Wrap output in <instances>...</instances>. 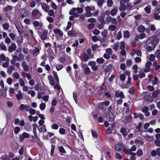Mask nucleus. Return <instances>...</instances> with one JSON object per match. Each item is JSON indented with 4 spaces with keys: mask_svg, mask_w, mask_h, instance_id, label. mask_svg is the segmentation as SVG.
<instances>
[{
    "mask_svg": "<svg viewBox=\"0 0 160 160\" xmlns=\"http://www.w3.org/2000/svg\"><path fill=\"white\" fill-rule=\"evenodd\" d=\"M54 32L55 34L59 35L60 37H62L63 35L62 32L58 29L55 28L54 29Z\"/></svg>",
    "mask_w": 160,
    "mask_h": 160,
    "instance_id": "nucleus-16",
    "label": "nucleus"
},
{
    "mask_svg": "<svg viewBox=\"0 0 160 160\" xmlns=\"http://www.w3.org/2000/svg\"><path fill=\"white\" fill-rule=\"evenodd\" d=\"M23 40V38L22 36L18 37L17 38V42L18 44V45H20L21 43L22 42Z\"/></svg>",
    "mask_w": 160,
    "mask_h": 160,
    "instance_id": "nucleus-33",
    "label": "nucleus"
},
{
    "mask_svg": "<svg viewBox=\"0 0 160 160\" xmlns=\"http://www.w3.org/2000/svg\"><path fill=\"white\" fill-rule=\"evenodd\" d=\"M113 130L112 128L109 127L106 130V133L107 134L111 133Z\"/></svg>",
    "mask_w": 160,
    "mask_h": 160,
    "instance_id": "nucleus-46",
    "label": "nucleus"
},
{
    "mask_svg": "<svg viewBox=\"0 0 160 160\" xmlns=\"http://www.w3.org/2000/svg\"><path fill=\"white\" fill-rule=\"evenodd\" d=\"M135 143L136 145H138V146H141L143 144V142L142 141L137 140L135 141Z\"/></svg>",
    "mask_w": 160,
    "mask_h": 160,
    "instance_id": "nucleus-43",
    "label": "nucleus"
},
{
    "mask_svg": "<svg viewBox=\"0 0 160 160\" xmlns=\"http://www.w3.org/2000/svg\"><path fill=\"white\" fill-rule=\"evenodd\" d=\"M122 2V1H120V6L119 8V10L121 12L125 11L126 9V5Z\"/></svg>",
    "mask_w": 160,
    "mask_h": 160,
    "instance_id": "nucleus-15",
    "label": "nucleus"
},
{
    "mask_svg": "<svg viewBox=\"0 0 160 160\" xmlns=\"http://www.w3.org/2000/svg\"><path fill=\"white\" fill-rule=\"evenodd\" d=\"M15 67L13 65H11L8 68L7 72L9 74H11L12 72V71L15 69Z\"/></svg>",
    "mask_w": 160,
    "mask_h": 160,
    "instance_id": "nucleus-23",
    "label": "nucleus"
},
{
    "mask_svg": "<svg viewBox=\"0 0 160 160\" xmlns=\"http://www.w3.org/2000/svg\"><path fill=\"white\" fill-rule=\"evenodd\" d=\"M38 128L40 132H46L47 131L45 125L44 124H43L42 125H39L38 126Z\"/></svg>",
    "mask_w": 160,
    "mask_h": 160,
    "instance_id": "nucleus-12",
    "label": "nucleus"
},
{
    "mask_svg": "<svg viewBox=\"0 0 160 160\" xmlns=\"http://www.w3.org/2000/svg\"><path fill=\"white\" fill-rule=\"evenodd\" d=\"M152 64V63L150 61H148L147 62L145 65L146 67L144 70L145 72H148L150 71V67Z\"/></svg>",
    "mask_w": 160,
    "mask_h": 160,
    "instance_id": "nucleus-10",
    "label": "nucleus"
},
{
    "mask_svg": "<svg viewBox=\"0 0 160 160\" xmlns=\"http://www.w3.org/2000/svg\"><path fill=\"white\" fill-rule=\"evenodd\" d=\"M136 154L138 156L140 157L143 155V152L141 149H138L137 151Z\"/></svg>",
    "mask_w": 160,
    "mask_h": 160,
    "instance_id": "nucleus-39",
    "label": "nucleus"
},
{
    "mask_svg": "<svg viewBox=\"0 0 160 160\" xmlns=\"http://www.w3.org/2000/svg\"><path fill=\"white\" fill-rule=\"evenodd\" d=\"M22 75L23 78H27L28 80L30 79L31 78V76L29 74L24 72H22Z\"/></svg>",
    "mask_w": 160,
    "mask_h": 160,
    "instance_id": "nucleus-21",
    "label": "nucleus"
},
{
    "mask_svg": "<svg viewBox=\"0 0 160 160\" xmlns=\"http://www.w3.org/2000/svg\"><path fill=\"white\" fill-rule=\"evenodd\" d=\"M108 118L110 122H112L114 120V115L112 112L109 113Z\"/></svg>",
    "mask_w": 160,
    "mask_h": 160,
    "instance_id": "nucleus-20",
    "label": "nucleus"
},
{
    "mask_svg": "<svg viewBox=\"0 0 160 160\" xmlns=\"http://www.w3.org/2000/svg\"><path fill=\"white\" fill-rule=\"evenodd\" d=\"M79 13L77 11L76 8H73L70 11L69 14L70 15H73L75 17H78L79 16Z\"/></svg>",
    "mask_w": 160,
    "mask_h": 160,
    "instance_id": "nucleus-6",
    "label": "nucleus"
},
{
    "mask_svg": "<svg viewBox=\"0 0 160 160\" xmlns=\"http://www.w3.org/2000/svg\"><path fill=\"white\" fill-rule=\"evenodd\" d=\"M106 52L109 55H111L112 54V51L110 48H108L106 49Z\"/></svg>",
    "mask_w": 160,
    "mask_h": 160,
    "instance_id": "nucleus-62",
    "label": "nucleus"
},
{
    "mask_svg": "<svg viewBox=\"0 0 160 160\" xmlns=\"http://www.w3.org/2000/svg\"><path fill=\"white\" fill-rule=\"evenodd\" d=\"M107 20L108 21H111L112 23L116 25L118 24V22L117 19L114 18H112L110 16L108 17L107 18Z\"/></svg>",
    "mask_w": 160,
    "mask_h": 160,
    "instance_id": "nucleus-13",
    "label": "nucleus"
},
{
    "mask_svg": "<svg viewBox=\"0 0 160 160\" xmlns=\"http://www.w3.org/2000/svg\"><path fill=\"white\" fill-rule=\"evenodd\" d=\"M120 49H123L125 48V43L122 41L120 43Z\"/></svg>",
    "mask_w": 160,
    "mask_h": 160,
    "instance_id": "nucleus-47",
    "label": "nucleus"
},
{
    "mask_svg": "<svg viewBox=\"0 0 160 160\" xmlns=\"http://www.w3.org/2000/svg\"><path fill=\"white\" fill-rule=\"evenodd\" d=\"M109 101L106 100L103 102H99L98 103V106L100 109H106V107L109 105Z\"/></svg>",
    "mask_w": 160,
    "mask_h": 160,
    "instance_id": "nucleus-3",
    "label": "nucleus"
},
{
    "mask_svg": "<svg viewBox=\"0 0 160 160\" xmlns=\"http://www.w3.org/2000/svg\"><path fill=\"white\" fill-rule=\"evenodd\" d=\"M113 4V1L112 0H108L107 2V6L108 7H111Z\"/></svg>",
    "mask_w": 160,
    "mask_h": 160,
    "instance_id": "nucleus-48",
    "label": "nucleus"
},
{
    "mask_svg": "<svg viewBox=\"0 0 160 160\" xmlns=\"http://www.w3.org/2000/svg\"><path fill=\"white\" fill-rule=\"evenodd\" d=\"M125 145L122 143H118L116 144L115 146V150L119 152L121 150H123L125 149Z\"/></svg>",
    "mask_w": 160,
    "mask_h": 160,
    "instance_id": "nucleus-5",
    "label": "nucleus"
},
{
    "mask_svg": "<svg viewBox=\"0 0 160 160\" xmlns=\"http://www.w3.org/2000/svg\"><path fill=\"white\" fill-rule=\"evenodd\" d=\"M104 2V0H98V5L99 7H102Z\"/></svg>",
    "mask_w": 160,
    "mask_h": 160,
    "instance_id": "nucleus-58",
    "label": "nucleus"
},
{
    "mask_svg": "<svg viewBox=\"0 0 160 160\" xmlns=\"http://www.w3.org/2000/svg\"><path fill=\"white\" fill-rule=\"evenodd\" d=\"M68 34L69 36L73 37L75 35L76 33L73 31L71 30L68 32Z\"/></svg>",
    "mask_w": 160,
    "mask_h": 160,
    "instance_id": "nucleus-34",
    "label": "nucleus"
},
{
    "mask_svg": "<svg viewBox=\"0 0 160 160\" xmlns=\"http://www.w3.org/2000/svg\"><path fill=\"white\" fill-rule=\"evenodd\" d=\"M48 33V31L46 30H44L43 32L42 35L41 36V38L42 39L44 40L46 39Z\"/></svg>",
    "mask_w": 160,
    "mask_h": 160,
    "instance_id": "nucleus-22",
    "label": "nucleus"
},
{
    "mask_svg": "<svg viewBox=\"0 0 160 160\" xmlns=\"http://www.w3.org/2000/svg\"><path fill=\"white\" fill-rule=\"evenodd\" d=\"M2 27L4 29L7 30L9 28V24L8 23H5L3 24Z\"/></svg>",
    "mask_w": 160,
    "mask_h": 160,
    "instance_id": "nucleus-51",
    "label": "nucleus"
},
{
    "mask_svg": "<svg viewBox=\"0 0 160 160\" xmlns=\"http://www.w3.org/2000/svg\"><path fill=\"white\" fill-rule=\"evenodd\" d=\"M115 96L117 98H124L123 93L122 92L117 91L115 92Z\"/></svg>",
    "mask_w": 160,
    "mask_h": 160,
    "instance_id": "nucleus-11",
    "label": "nucleus"
},
{
    "mask_svg": "<svg viewBox=\"0 0 160 160\" xmlns=\"http://www.w3.org/2000/svg\"><path fill=\"white\" fill-rule=\"evenodd\" d=\"M118 11L117 8H114L110 12V14L112 16H114L115 15Z\"/></svg>",
    "mask_w": 160,
    "mask_h": 160,
    "instance_id": "nucleus-40",
    "label": "nucleus"
},
{
    "mask_svg": "<svg viewBox=\"0 0 160 160\" xmlns=\"http://www.w3.org/2000/svg\"><path fill=\"white\" fill-rule=\"evenodd\" d=\"M27 15V12L25 10H23L22 11V13L20 15V16L22 18H24Z\"/></svg>",
    "mask_w": 160,
    "mask_h": 160,
    "instance_id": "nucleus-45",
    "label": "nucleus"
},
{
    "mask_svg": "<svg viewBox=\"0 0 160 160\" xmlns=\"http://www.w3.org/2000/svg\"><path fill=\"white\" fill-rule=\"evenodd\" d=\"M65 129L64 128H61L59 129V132L62 135L64 134H65Z\"/></svg>",
    "mask_w": 160,
    "mask_h": 160,
    "instance_id": "nucleus-53",
    "label": "nucleus"
},
{
    "mask_svg": "<svg viewBox=\"0 0 160 160\" xmlns=\"http://www.w3.org/2000/svg\"><path fill=\"white\" fill-rule=\"evenodd\" d=\"M148 108L147 106H145L142 108V111L144 113L148 112Z\"/></svg>",
    "mask_w": 160,
    "mask_h": 160,
    "instance_id": "nucleus-59",
    "label": "nucleus"
},
{
    "mask_svg": "<svg viewBox=\"0 0 160 160\" xmlns=\"http://www.w3.org/2000/svg\"><path fill=\"white\" fill-rule=\"evenodd\" d=\"M56 69L57 71H59L62 69L63 67V65L60 64H57L55 66Z\"/></svg>",
    "mask_w": 160,
    "mask_h": 160,
    "instance_id": "nucleus-32",
    "label": "nucleus"
},
{
    "mask_svg": "<svg viewBox=\"0 0 160 160\" xmlns=\"http://www.w3.org/2000/svg\"><path fill=\"white\" fill-rule=\"evenodd\" d=\"M32 16L35 19H38L41 15V13L37 9L33 10L32 12Z\"/></svg>",
    "mask_w": 160,
    "mask_h": 160,
    "instance_id": "nucleus-4",
    "label": "nucleus"
},
{
    "mask_svg": "<svg viewBox=\"0 0 160 160\" xmlns=\"http://www.w3.org/2000/svg\"><path fill=\"white\" fill-rule=\"evenodd\" d=\"M59 126L58 124L56 123H54L51 126L52 128L53 129L57 130Z\"/></svg>",
    "mask_w": 160,
    "mask_h": 160,
    "instance_id": "nucleus-52",
    "label": "nucleus"
},
{
    "mask_svg": "<svg viewBox=\"0 0 160 160\" xmlns=\"http://www.w3.org/2000/svg\"><path fill=\"white\" fill-rule=\"evenodd\" d=\"M120 132L124 136H126L127 135L126 130L125 128H122L120 130Z\"/></svg>",
    "mask_w": 160,
    "mask_h": 160,
    "instance_id": "nucleus-38",
    "label": "nucleus"
},
{
    "mask_svg": "<svg viewBox=\"0 0 160 160\" xmlns=\"http://www.w3.org/2000/svg\"><path fill=\"white\" fill-rule=\"evenodd\" d=\"M85 70L84 73L88 75L90 73V69L87 66V65H85L84 67Z\"/></svg>",
    "mask_w": 160,
    "mask_h": 160,
    "instance_id": "nucleus-28",
    "label": "nucleus"
},
{
    "mask_svg": "<svg viewBox=\"0 0 160 160\" xmlns=\"http://www.w3.org/2000/svg\"><path fill=\"white\" fill-rule=\"evenodd\" d=\"M89 58V55L86 53H84L83 54L82 58V60L83 61L86 62L88 60Z\"/></svg>",
    "mask_w": 160,
    "mask_h": 160,
    "instance_id": "nucleus-25",
    "label": "nucleus"
},
{
    "mask_svg": "<svg viewBox=\"0 0 160 160\" xmlns=\"http://www.w3.org/2000/svg\"><path fill=\"white\" fill-rule=\"evenodd\" d=\"M12 58V59L11 60L10 62L12 64H14L16 61H18V57L17 55H13Z\"/></svg>",
    "mask_w": 160,
    "mask_h": 160,
    "instance_id": "nucleus-26",
    "label": "nucleus"
},
{
    "mask_svg": "<svg viewBox=\"0 0 160 160\" xmlns=\"http://www.w3.org/2000/svg\"><path fill=\"white\" fill-rule=\"evenodd\" d=\"M159 42V39L155 36L149 37L145 43L147 52H149L153 50Z\"/></svg>",
    "mask_w": 160,
    "mask_h": 160,
    "instance_id": "nucleus-1",
    "label": "nucleus"
},
{
    "mask_svg": "<svg viewBox=\"0 0 160 160\" xmlns=\"http://www.w3.org/2000/svg\"><path fill=\"white\" fill-rule=\"evenodd\" d=\"M30 137L29 134L26 132H23L22 134H21L19 136V139L20 141H22L24 139V138H28Z\"/></svg>",
    "mask_w": 160,
    "mask_h": 160,
    "instance_id": "nucleus-8",
    "label": "nucleus"
},
{
    "mask_svg": "<svg viewBox=\"0 0 160 160\" xmlns=\"http://www.w3.org/2000/svg\"><path fill=\"white\" fill-rule=\"evenodd\" d=\"M16 97L18 100H20L22 99L23 98L22 93L20 90H19L18 93L16 94Z\"/></svg>",
    "mask_w": 160,
    "mask_h": 160,
    "instance_id": "nucleus-19",
    "label": "nucleus"
},
{
    "mask_svg": "<svg viewBox=\"0 0 160 160\" xmlns=\"http://www.w3.org/2000/svg\"><path fill=\"white\" fill-rule=\"evenodd\" d=\"M125 81H121V83L122 84L121 86L122 88H127L130 86L131 83V81H127L126 82H124Z\"/></svg>",
    "mask_w": 160,
    "mask_h": 160,
    "instance_id": "nucleus-9",
    "label": "nucleus"
},
{
    "mask_svg": "<svg viewBox=\"0 0 160 160\" xmlns=\"http://www.w3.org/2000/svg\"><path fill=\"white\" fill-rule=\"evenodd\" d=\"M95 10V8L94 6L86 7L85 8L86 17H89L92 16V13L91 12V11Z\"/></svg>",
    "mask_w": 160,
    "mask_h": 160,
    "instance_id": "nucleus-2",
    "label": "nucleus"
},
{
    "mask_svg": "<svg viewBox=\"0 0 160 160\" xmlns=\"http://www.w3.org/2000/svg\"><path fill=\"white\" fill-rule=\"evenodd\" d=\"M87 53L89 55V58H93V55L91 54V50L90 48L88 49L87 50Z\"/></svg>",
    "mask_w": 160,
    "mask_h": 160,
    "instance_id": "nucleus-44",
    "label": "nucleus"
},
{
    "mask_svg": "<svg viewBox=\"0 0 160 160\" xmlns=\"http://www.w3.org/2000/svg\"><path fill=\"white\" fill-rule=\"evenodd\" d=\"M144 99L149 102H152L153 100V97L150 95H146L144 96Z\"/></svg>",
    "mask_w": 160,
    "mask_h": 160,
    "instance_id": "nucleus-24",
    "label": "nucleus"
},
{
    "mask_svg": "<svg viewBox=\"0 0 160 160\" xmlns=\"http://www.w3.org/2000/svg\"><path fill=\"white\" fill-rule=\"evenodd\" d=\"M117 27L114 25H111L108 27V29L111 30L112 31H114L116 28Z\"/></svg>",
    "mask_w": 160,
    "mask_h": 160,
    "instance_id": "nucleus-41",
    "label": "nucleus"
},
{
    "mask_svg": "<svg viewBox=\"0 0 160 160\" xmlns=\"http://www.w3.org/2000/svg\"><path fill=\"white\" fill-rule=\"evenodd\" d=\"M112 65L111 64H110L106 66L104 69V71L107 72H109L110 71V69L112 68Z\"/></svg>",
    "mask_w": 160,
    "mask_h": 160,
    "instance_id": "nucleus-35",
    "label": "nucleus"
},
{
    "mask_svg": "<svg viewBox=\"0 0 160 160\" xmlns=\"http://www.w3.org/2000/svg\"><path fill=\"white\" fill-rule=\"evenodd\" d=\"M160 93V90H157L154 91L152 93V97L154 98H156L158 95Z\"/></svg>",
    "mask_w": 160,
    "mask_h": 160,
    "instance_id": "nucleus-29",
    "label": "nucleus"
},
{
    "mask_svg": "<svg viewBox=\"0 0 160 160\" xmlns=\"http://www.w3.org/2000/svg\"><path fill=\"white\" fill-rule=\"evenodd\" d=\"M153 66L156 70H158L160 68V65H157V63L156 61H154L153 62Z\"/></svg>",
    "mask_w": 160,
    "mask_h": 160,
    "instance_id": "nucleus-30",
    "label": "nucleus"
},
{
    "mask_svg": "<svg viewBox=\"0 0 160 160\" xmlns=\"http://www.w3.org/2000/svg\"><path fill=\"white\" fill-rule=\"evenodd\" d=\"M57 103V101L56 100V98L55 97L54 98L52 101V106H56Z\"/></svg>",
    "mask_w": 160,
    "mask_h": 160,
    "instance_id": "nucleus-37",
    "label": "nucleus"
},
{
    "mask_svg": "<svg viewBox=\"0 0 160 160\" xmlns=\"http://www.w3.org/2000/svg\"><path fill=\"white\" fill-rule=\"evenodd\" d=\"M33 25L37 29L40 30L42 29V23L41 22H38L37 21H35L33 22Z\"/></svg>",
    "mask_w": 160,
    "mask_h": 160,
    "instance_id": "nucleus-7",
    "label": "nucleus"
},
{
    "mask_svg": "<svg viewBox=\"0 0 160 160\" xmlns=\"http://www.w3.org/2000/svg\"><path fill=\"white\" fill-rule=\"evenodd\" d=\"M28 93V94H30L32 97H34L35 94V92L33 90L29 91Z\"/></svg>",
    "mask_w": 160,
    "mask_h": 160,
    "instance_id": "nucleus-60",
    "label": "nucleus"
},
{
    "mask_svg": "<svg viewBox=\"0 0 160 160\" xmlns=\"http://www.w3.org/2000/svg\"><path fill=\"white\" fill-rule=\"evenodd\" d=\"M22 66L25 71H27L29 70V67L25 61H23L22 62Z\"/></svg>",
    "mask_w": 160,
    "mask_h": 160,
    "instance_id": "nucleus-17",
    "label": "nucleus"
},
{
    "mask_svg": "<svg viewBox=\"0 0 160 160\" xmlns=\"http://www.w3.org/2000/svg\"><path fill=\"white\" fill-rule=\"evenodd\" d=\"M20 128L18 127H16L14 129V132L15 134H18L20 131Z\"/></svg>",
    "mask_w": 160,
    "mask_h": 160,
    "instance_id": "nucleus-56",
    "label": "nucleus"
},
{
    "mask_svg": "<svg viewBox=\"0 0 160 160\" xmlns=\"http://www.w3.org/2000/svg\"><path fill=\"white\" fill-rule=\"evenodd\" d=\"M154 12L156 14L160 13V7H158L156 8L154 10Z\"/></svg>",
    "mask_w": 160,
    "mask_h": 160,
    "instance_id": "nucleus-64",
    "label": "nucleus"
},
{
    "mask_svg": "<svg viewBox=\"0 0 160 160\" xmlns=\"http://www.w3.org/2000/svg\"><path fill=\"white\" fill-rule=\"evenodd\" d=\"M106 86L104 85V83L101 86L100 90H99V92L100 93H104L106 90Z\"/></svg>",
    "mask_w": 160,
    "mask_h": 160,
    "instance_id": "nucleus-27",
    "label": "nucleus"
},
{
    "mask_svg": "<svg viewBox=\"0 0 160 160\" xmlns=\"http://www.w3.org/2000/svg\"><path fill=\"white\" fill-rule=\"evenodd\" d=\"M104 60L102 58H97L96 61L99 63L102 64L104 62Z\"/></svg>",
    "mask_w": 160,
    "mask_h": 160,
    "instance_id": "nucleus-49",
    "label": "nucleus"
},
{
    "mask_svg": "<svg viewBox=\"0 0 160 160\" xmlns=\"http://www.w3.org/2000/svg\"><path fill=\"white\" fill-rule=\"evenodd\" d=\"M16 48V44L13 43H11V45L9 47L8 50L11 52H12Z\"/></svg>",
    "mask_w": 160,
    "mask_h": 160,
    "instance_id": "nucleus-14",
    "label": "nucleus"
},
{
    "mask_svg": "<svg viewBox=\"0 0 160 160\" xmlns=\"http://www.w3.org/2000/svg\"><path fill=\"white\" fill-rule=\"evenodd\" d=\"M42 9L46 12H47L49 10V7L48 5L44 3L41 4Z\"/></svg>",
    "mask_w": 160,
    "mask_h": 160,
    "instance_id": "nucleus-18",
    "label": "nucleus"
},
{
    "mask_svg": "<svg viewBox=\"0 0 160 160\" xmlns=\"http://www.w3.org/2000/svg\"><path fill=\"white\" fill-rule=\"evenodd\" d=\"M24 58V56L23 55L20 53L19 55V57H18V61H21L22 60H23Z\"/></svg>",
    "mask_w": 160,
    "mask_h": 160,
    "instance_id": "nucleus-61",
    "label": "nucleus"
},
{
    "mask_svg": "<svg viewBox=\"0 0 160 160\" xmlns=\"http://www.w3.org/2000/svg\"><path fill=\"white\" fill-rule=\"evenodd\" d=\"M58 149L59 151L62 153H66V152L65 150L62 146L58 147Z\"/></svg>",
    "mask_w": 160,
    "mask_h": 160,
    "instance_id": "nucleus-36",
    "label": "nucleus"
},
{
    "mask_svg": "<svg viewBox=\"0 0 160 160\" xmlns=\"http://www.w3.org/2000/svg\"><path fill=\"white\" fill-rule=\"evenodd\" d=\"M155 54L157 58H160V50L159 49L157 50Z\"/></svg>",
    "mask_w": 160,
    "mask_h": 160,
    "instance_id": "nucleus-54",
    "label": "nucleus"
},
{
    "mask_svg": "<svg viewBox=\"0 0 160 160\" xmlns=\"http://www.w3.org/2000/svg\"><path fill=\"white\" fill-rule=\"evenodd\" d=\"M48 55L50 58L51 59H53L54 58V56L55 55L53 54V52H49L48 53Z\"/></svg>",
    "mask_w": 160,
    "mask_h": 160,
    "instance_id": "nucleus-55",
    "label": "nucleus"
},
{
    "mask_svg": "<svg viewBox=\"0 0 160 160\" xmlns=\"http://www.w3.org/2000/svg\"><path fill=\"white\" fill-rule=\"evenodd\" d=\"M145 30V27L142 25H139L138 27V30L139 32H142Z\"/></svg>",
    "mask_w": 160,
    "mask_h": 160,
    "instance_id": "nucleus-31",
    "label": "nucleus"
},
{
    "mask_svg": "<svg viewBox=\"0 0 160 160\" xmlns=\"http://www.w3.org/2000/svg\"><path fill=\"white\" fill-rule=\"evenodd\" d=\"M51 148H52L51 151V154L52 156H53L54 152L55 146L52 144L51 145Z\"/></svg>",
    "mask_w": 160,
    "mask_h": 160,
    "instance_id": "nucleus-50",
    "label": "nucleus"
},
{
    "mask_svg": "<svg viewBox=\"0 0 160 160\" xmlns=\"http://www.w3.org/2000/svg\"><path fill=\"white\" fill-rule=\"evenodd\" d=\"M46 106V105L45 104L43 103H41L39 105V108L40 109L41 111L44 110Z\"/></svg>",
    "mask_w": 160,
    "mask_h": 160,
    "instance_id": "nucleus-42",
    "label": "nucleus"
},
{
    "mask_svg": "<svg viewBox=\"0 0 160 160\" xmlns=\"http://www.w3.org/2000/svg\"><path fill=\"white\" fill-rule=\"evenodd\" d=\"M1 158L3 160H10L8 156L7 155L2 156L1 157Z\"/></svg>",
    "mask_w": 160,
    "mask_h": 160,
    "instance_id": "nucleus-63",
    "label": "nucleus"
},
{
    "mask_svg": "<svg viewBox=\"0 0 160 160\" xmlns=\"http://www.w3.org/2000/svg\"><path fill=\"white\" fill-rule=\"evenodd\" d=\"M119 45L118 43H116L113 45V49L117 51L118 49Z\"/></svg>",
    "mask_w": 160,
    "mask_h": 160,
    "instance_id": "nucleus-57",
    "label": "nucleus"
}]
</instances>
